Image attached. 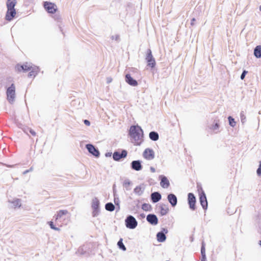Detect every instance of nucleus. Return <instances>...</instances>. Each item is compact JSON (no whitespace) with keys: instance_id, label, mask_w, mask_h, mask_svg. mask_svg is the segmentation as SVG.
I'll use <instances>...</instances> for the list:
<instances>
[{"instance_id":"7ed1b4c3","label":"nucleus","mask_w":261,"mask_h":261,"mask_svg":"<svg viewBox=\"0 0 261 261\" xmlns=\"http://www.w3.org/2000/svg\"><path fill=\"white\" fill-rule=\"evenodd\" d=\"M7 99L9 102L13 104L15 99V86L14 84H12L11 86L8 87L6 91Z\"/></svg>"},{"instance_id":"f03ea898","label":"nucleus","mask_w":261,"mask_h":261,"mask_svg":"<svg viewBox=\"0 0 261 261\" xmlns=\"http://www.w3.org/2000/svg\"><path fill=\"white\" fill-rule=\"evenodd\" d=\"M16 4V0H7V12L6 15V19L11 21L13 19L16 14V11L14 8Z\"/></svg>"},{"instance_id":"603ef678","label":"nucleus","mask_w":261,"mask_h":261,"mask_svg":"<svg viewBox=\"0 0 261 261\" xmlns=\"http://www.w3.org/2000/svg\"><path fill=\"white\" fill-rule=\"evenodd\" d=\"M59 28H60V31L62 32V33L63 34H64V32H63V29H62V28H61V27H60H60H59Z\"/></svg>"},{"instance_id":"393cba45","label":"nucleus","mask_w":261,"mask_h":261,"mask_svg":"<svg viewBox=\"0 0 261 261\" xmlns=\"http://www.w3.org/2000/svg\"><path fill=\"white\" fill-rule=\"evenodd\" d=\"M162 198L161 194L158 192H154L151 194V199L153 203L159 201Z\"/></svg>"},{"instance_id":"1a4fd4ad","label":"nucleus","mask_w":261,"mask_h":261,"mask_svg":"<svg viewBox=\"0 0 261 261\" xmlns=\"http://www.w3.org/2000/svg\"><path fill=\"white\" fill-rule=\"evenodd\" d=\"M32 66L33 65L32 63L27 62L21 65L17 64L15 66V70L18 72H20L21 71L25 72L31 70V68H32Z\"/></svg>"},{"instance_id":"aec40b11","label":"nucleus","mask_w":261,"mask_h":261,"mask_svg":"<svg viewBox=\"0 0 261 261\" xmlns=\"http://www.w3.org/2000/svg\"><path fill=\"white\" fill-rule=\"evenodd\" d=\"M125 82L128 85L134 87L137 86L138 84L137 81L134 79L128 73L125 75Z\"/></svg>"},{"instance_id":"6e6d98bb","label":"nucleus","mask_w":261,"mask_h":261,"mask_svg":"<svg viewBox=\"0 0 261 261\" xmlns=\"http://www.w3.org/2000/svg\"><path fill=\"white\" fill-rule=\"evenodd\" d=\"M259 10L261 11V6L259 7Z\"/></svg>"},{"instance_id":"ddd939ff","label":"nucleus","mask_w":261,"mask_h":261,"mask_svg":"<svg viewBox=\"0 0 261 261\" xmlns=\"http://www.w3.org/2000/svg\"><path fill=\"white\" fill-rule=\"evenodd\" d=\"M86 147L89 153L96 157H99L100 155L99 152L98 150L94 147V145L91 144H88L86 145Z\"/></svg>"},{"instance_id":"864d4df0","label":"nucleus","mask_w":261,"mask_h":261,"mask_svg":"<svg viewBox=\"0 0 261 261\" xmlns=\"http://www.w3.org/2000/svg\"><path fill=\"white\" fill-rule=\"evenodd\" d=\"M259 245L261 246V241H259Z\"/></svg>"},{"instance_id":"bb28decb","label":"nucleus","mask_w":261,"mask_h":261,"mask_svg":"<svg viewBox=\"0 0 261 261\" xmlns=\"http://www.w3.org/2000/svg\"><path fill=\"white\" fill-rule=\"evenodd\" d=\"M254 55L257 58H261V45H257L254 49Z\"/></svg>"},{"instance_id":"c03bdc74","label":"nucleus","mask_w":261,"mask_h":261,"mask_svg":"<svg viewBox=\"0 0 261 261\" xmlns=\"http://www.w3.org/2000/svg\"><path fill=\"white\" fill-rule=\"evenodd\" d=\"M54 18L55 20L58 21H59L61 19L60 16L59 15H55Z\"/></svg>"},{"instance_id":"dca6fc26","label":"nucleus","mask_w":261,"mask_h":261,"mask_svg":"<svg viewBox=\"0 0 261 261\" xmlns=\"http://www.w3.org/2000/svg\"><path fill=\"white\" fill-rule=\"evenodd\" d=\"M219 120L215 119L214 121L213 124L208 126V129L211 132L216 134L219 132Z\"/></svg>"},{"instance_id":"c85d7f7f","label":"nucleus","mask_w":261,"mask_h":261,"mask_svg":"<svg viewBox=\"0 0 261 261\" xmlns=\"http://www.w3.org/2000/svg\"><path fill=\"white\" fill-rule=\"evenodd\" d=\"M131 185L132 182L128 179H125L123 182V186L127 191L130 190Z\"/></svg>"},{"instance_id":"3c124183","label":"nucleus","mask_w":261,"mask_h":261,"mask_svg":"<svg viewBox=\"0 0 261 261\" xmlns=\"http://www.w3.org/2000/svg\"><path fill=\"white\" fill-rule=\"evenodd\" d=\"M201 261H206V256H202V258H201Z\"/></svg>"},{"instance_id":"72a5a7b5","label":"nucleus","mask_w":261,"mask_h":261,"mask_svg":"<svg viewBox=\"0 0 261 261\" xmlns=\"http://www.w3.org/2000/svg\"><path fill=\"white\" fill-rule=\"evenodd\" d=\"M142 208L145 211H150L151 210V206L148 203H143L142 205Z\"/></svg>"},{"instance_id":"6ab92c4d","label":"nucleus","mask_w":261,"mask_h":261,"mask_svg":"<svg viewBox=\"0 0 261 261\" xmlns=\"http://www.w3.org/2000/svg\"><path fill=\"white\" fill-rule=\"evenodd\" d=\"M147 221L151 225H155L158 223V219L154 214H149L146 217Z\"/></svg>"},{"instance_id":"4be33fe9","label":"nucleus","mask_w":261,"mask_h":261,"mask_svg":"<svg viewBox=\"0 0 261 261\" xmlns=\"http://www.w3.org/2000/svg\"><path fill=\"white\" fill-rule=\"evenodd\" d=\"M30 72L28 74V77L34 78L38 73L39 71V68L38 67L36 66H32V68H31Z\"/></svg>"},{"instance_id":"4d7b16f0","label":"nucleus","mask_w":261,"mask_h":261,"mask_svg":"<svg viewBox=\"0 0 261 261\" xmlns=\"http://www.w3.org/2000/svg\"><path fill=\"white\" fill-rule=\"evenodd\" d=\"M9 167H13V166H9Z\"/></svg>"},{"instance_id":"473e14b6","label":"nucleus","mask_w":261,"mask_h":261,"mask_svg":"<svg viewBox=\"0 0 261 261\" xmlns=\"http://www.w3.org/2000/svg\"><path fill=\"white\" fill-rule=\"evenodd\" d=\"M122 241V239H120L117 243V245L120 249L122 250L123 251H125L126 250V248L125 245L123 244Z\"/></svg>"},{"instance_id":"2f4dec72","label":"nucleus","mask_w":261,"mask_h":261,"mask_svg":"<svg viewBox=\"0 0 261 261\" xmlns=\"http://www.w3.org/2000/svg\"><path fill=\"white\" fill-rule=\"evenodd\" d=\"M86 252V248L84 246L80 247L76 252V254L77 255L84 254Z\"/></svg>"},{"instance_id":"a19ab883","label":"nucleus","mask_w":261,"mask_h":261,"mask_svg":"<svg viewBox=\"0 0 261 261\" xmlns=\"http://www.w3.org/2000/svg\"><path fill=\"white\" fill-rule=\"evenodd\" d=\"M256 174L258 176L261 175V161L259 162L258 168L256 170Z\"/></svg>"},{"instance_id":"2eb2a0df","label":"nucleus","mask_w":261,"mask_h":261,"mask_svg":"<svg viewBox=\"0 0 261 261\" xmlns=\"http://www.w3.org/2000/svg\"><path fill=\"white\" fill-rule=\"evenodd\" d=\"M195 203H196V198L194 195L190 193L188 194V203L189 204V207L192 210H195Z\"/></svg>"},{"instance_id":"09e8293b","label":"nucleus","mask_w":261,"mask_h":261,"mask_svg":"<svg viewBox=\"0 0 261 261\" xmlns=\"http://www.w3.org/2000/svg\"><path fill=\"white\" fill-rule=\"evenodd\" d=\"M150 171H151V172L152 173H154L155 172V169L154 168L152 167H151L150 168Z\"/></svg>"},{"instance_id":"412c9836","label":"nucleus","mask_w":261,"mask_h":261,"mask_svg":"<svg viewBox=\"0 0 261 261\" xmlns=\"http://www.w3.org/2000/svg\"><path fill=\"white\" fill-rule=\"evenodd\" d=\"M167 199L172 207H174L176 205L177 199L175 195L172 193L168 194Z\"/></svg>"},{"instance_id":"a211bd4d","label":"nucleus","mask_w":261,"mask_h":261,"mask_svg":"<svg viewBox=\"0 0 261 261\" xmlns=\"http://www.w3.org/2000/svg\"><path fill=\"white\" fill-rule=\"evenodd\" d=\"M161 179L160 185L163 188H168L170 186V182L168 178L164 175H161L159 176Z\"/></svg>"},{"instance_id":"423d86ee","label":"nucleus","mask_w":261,"mask_h":261,"mask_svg":"<svg viewBox=\"0 0 261 261\" xmlns=\"http://www.w3.org/2000/svg\"><path fill=\"white\" fill-rule=\"evenodd\" d=\"M43 6L44 9L49 13L54 14L56 13L57 10V6L55 4L51 2H44Z\"/></svg>"},{"instance_id":"4468645a","label":"nucleus","mask_w":261,"mask_h":261,"mask_svg":"<svg viewBox=\"0 0 261 261\" xmlns=\"http://www.w3.org/2000/svg\"><path fill=\"white\" fill-rule=\"evenodd\" d=\"M143 157L147 160H151L154 158V152L151 149H146L143 153Z\"/></svg>"},{"instance_id":"58836bf2","label":"nucleus","mask_w":261,"mask_h":261,"mask_svg":"<svg viewBox=\"0 0 261 261\" xmlns=\"http://www.w3.org/2000/svg\"><path fill=\"white\" fill-rule=\"evenodd\" d=\"M201 253L202 256H206L205 247L203 243H202L201 248Z\"/></svg>"},{"instance_id":"de8ad7c7","label":"nucleus","mask_w":261,"mask_h":261,"mask_svg":"<svg viewBox=\"0 0 261 261\" xmlns=\"http://www.w3.org/2000/svg\"><path fill=\"white\" fill-rule=\"evenodd\" d=\"M195 18H193L191 20V25H194V22L195 21Z\"/></svg>"},{"instance_id":"f8f14e48","label":"nucleus","mask_w":261,"mask_h":261,"mask_svg":"<svg viewBox=\"0 0 261 261\" xmlns=\"http://www.w3.org/2000/svg\"><path fill=\"white\" fill-rule=\"evenodd\" d=\"M127 152L125 150H122L121 152L115 151L113 154V159L114 161H119L120 159L127 156Z\"/></svg>"},{"instance_id":"e433bc0d","label":"nucleus","mask_w":261,"mask_h":261,"mask_svg":"<svg viewBox=\"0 0 261 261\" xmlns=\"http://www.w3.org/2000/svg\"><path fill=\"white\" fill-rule=\"evenodd\" d=\"M48 224H49L50 227L55 230L59 231L60 229L59 227H56L53 222L52 221H49L48 222Z\"/></svg>"},{"instance_id":"a18cd8bd","label":"nucleus","mask_w":261,"mask_h":261,"mask_svg":"<svg viewBox=\"0 0 261 261\" xmlns=\"http://www.w3.org/2000/svg\"><path fill=\"white\" fill-rule=\"evenodd\" d=\"M84 122L85 124L86 125L89 126L90 125V122L88 120H84Z\"/></svg>"},{"instance_id":"f3484780","label":"nucleus","mask_w":261,"mask_h":261,"mask_svg":"<svg viewBox=\"0 0 261 261\" xmlns=\"http://www.w3.org/2000/svg\"><path fill=\"white\" fill-rule=\"evenodd\" d=\"M131 168L135 171H140L142 169L141 162L140 160H136L132 162L130 164Z\"/></svg>"},{"instance_id":"9d476101","label":"nucleus","mask_w":261,"mask_h":261,"mask_svg":"<svg viewBox=\"0 0 261 261\" xmlns=\"http://www.w3.org/2000/svg\"><path fill=\"white\" fill-rule=\"evenodd\" d=\"M201 193H199V200L200 204L204 210H206L207 208V201L206 197V195L202 190L201 187H200Z\"/></svg>"},{"instance_id":"a878e982","label":"nucleus","mask_w":261,"mask_h":261,"mask_svg":"<svg viewBox=\"0 0 261 261\" xmlns=\"http://www.w3.org/2000/svg\"><path fill=\"white\" fill-rule=\"evenodd\" d=\"M149 137L150 140L156 141L159 139V136L157 132L152 131L149 133Z\"/></svg>"},{"instance_id":"c756f323","label":"nucleus","mask_w":261,"mask_h":261,"mask_svg":"<svg viewBox=\"0 0 261 261\" xmlns=\"http://www.w3.org/2000/svg\"><path fill=\"white\" fill-rule=\"evenodd\" d=\"M115 185H114L113 186V195L114 197V203L116 205H119V199L118 198V195L116 194V191L115 189Z\"/></svg>"},{"instance_id":"37998d69","label":"nucleus","mask_w":261,"mask_h":261,"mask_svg":"<svg viewBox=\"0 0 261 261\" xmlns=\"http://www.w3.org/2000/svg\"><path fill=\"white\" fill-rule=\"evenodd\" d=\"M247 73V71H245V70H244L243 71V72L242 73L241 75V80H243L246 74V73Z\"/></svg>"},{"instance_id":"6e6552de","label":"nucleus","mask_w":261,"mask_h":261,"mask_svg":"<svg viewBox=\"0 0 261 261\" xmlns=\"http://www.w3.org/2000/svg\"><path fill=\"white\" fill-rule=\"evenodd\" d=\"M68 214L67 210H60L57 212V214L55 216V220L57 222H63L66 220V215Z\"/></svg>"},{"instance_id":"0eeeda50","label":"nucleus","mask_w":261,"mask_h":261,"mask_svg":"<svg viewBox=\"0 0 261 261\" xmlns=\"http://www.w3.org/2000/svg\"><path fill=\"white\" fill-rule=\"evenodd\" d=\"M92 208L93 209V216L96 217L99 212V201L97 198L95 197L92 199Z\"/></svg>"},{"instance_id":"4c0bfd02","label":"nucleus","mask_w":261,"mask_h":261,"mask_svg":"<svg viewBox=\"0 0 261 261\" xmlns=\"http://www.w3.org/2000/svg\"><path fill=\"white\" fill-rule=\"evenodd\" d=\"M23 131L27 134H28V132L29 131L31 134V135H32L34 136H36V132L34 130L30 128H28L25 129H24Z\"/></svg>"},{"instance_id":"39448f33","label":"nucleus","mask_w":261,"mask_h":261,"mask_svg":"<svg viewBox=\"0 0 261 261\" xmlns=\"http://www.w3.org/2000/svg\"><path fill=\"white\" fill-rule=\"evenodd\" d=\"M145 60L147 62L148 66L152 68L155 67L156 64L155 61L152 55L151 51L150 49H148L147 51Z\"/></svg>"},{"instance_id":"f704fd0d","label":"nucleus","mask_w":261,"mask_h":261,"mask_svg":"<svg viewBox=\"0 0 261 261\" xmlns=\"http://www.w3.org/2000/svg\"><path fill=\"white\" fill-rule=\"evenodd\" d=\"M228 120L229 121V125L232 127H234L236 125V122L234 119L231 116H229L228 117Z\"/></svg>"},{"instance_id":"5fc2aeb1","label":"nucleus","mask_w":261,"mask_h":261,"mask_svg":"<svg viewBox=\"0 0 261 261\" xmlns=\"http://www.w3.org/2000/svg\"><path fill=\"white\" fill-rule=\"evenodd\" d=\"M68 220L65 223H63V224H66Z\"/></svg>"},{"instance_id":"ea45409f","label":"nucleus","mask_w":261,"mask_h":261,"mask_svg":"<svg viewBox=\"0 0 261 261\" xmlns=\"http://www.w3.org/2000/svg\"><path fill=\"white\" fill-rule=\"evenodd\" d=\"M111 38L112 40H116V41H118V42L120 41V36L118 34H116V35H112L111 37Z\"/></svg>"},{"instance_id":"f257e3e1","label":"nucleus","mask_w":261,"mask_h":261,"mask_svg":"<svg viewBox=\"0 0 261 261\" xmlns=\"http://www.w3.org/2000/svg\"><path fill=\"white\" fill-rule=\"evenodd\" d=\"M128 135L130 142L136 146L140 145L144 141L143 130L141 127L137 125H132L129 130Z\"/></svg>"},{"instance_id":"c9c22d12","label":"nucleus","mask_w":261,"mask_h":261,"mask_svg":"<svg viewBox=\"0 0 261 261\" xmlns=\"http://www.w3.org/2000/svg\"><path fill=\"white\" fill-rule=\"evenodd\" d=\"M240 119H241V122L244 124L246 122V116L244 113V112L242 111L241 113H240Z\"/></svg>"},{"instance_id":"8fccbe9b","label":"nucleus","mask_w":261,"mask_h":261,"mask_svg":"<svg viewBox=\"0 0 261 261\" xmlns=\"http://www.w3.org/2000/svg\"><path fill=\"white\" fill-rule=\"evenodd\" d=\"M111 154H112V153L111 152H108V153H106L105 155L107 157H109V156H111Z\"/></svg>"},{"instance_id":"7c9ffc66","label":"nucleus","mask_w":261,"mask_h":261,"mask_svg":"<svg viewBox=\"0 0 261 261\" xmlns=\"http://www.w3.org/2000/svg\"><path fill=\"white\" fill-rule=\"evenodd\" d=\"M105 208L108 211L112 212L115 210V206L112 203L109 202L106 204Z\"/></svg>"},{"instance_id":"79ce46f5","label":"nucleus","mask_w":261,"mask_h":261,"mask_svg":"<svg viewBox=\"0 0 261 261\" xmlns=\"http://www.w3.org/2000/svg\"><path fill=\"white\" fill-rule=\"evenodd\" d=\"M33 170V168L32 167L29 169L26 170L23 172V174H26L28 173L31 172Z\"/></svg>"},{"instance_id":"9b49d317","label":"nucleus","mask_w":261,"mask_h":261,"mask_svg":"<svg viewBox=\"0 0 261 261\" xmlns=\"http://www.w3.org/2000/svg\"><path fill=\"white\" fill-rule=\"evenodd\" d=\"M168 232V230L166 228H163L162 230L156 234L157 241L159 242H163L166 239V234Z\"/></svg>"},{"instance_id":"b1692460","label":"nucleus","mask_w":261,"mask_h":261,"mask_svg":"<svg viewBox=\"0 0 261 261\" xmlns=\"http://www.w3.org/2000/svg\"><path fill=\"white\" fill-rule=\"evenodd\" d=\"M159 209L160 211L161 216L166 215L169 212V207L167 204H161L159 206Z\"/></svg>"},{"instance_id":"5701e85b","label":"nucleus","mask_w":261,"mask_h":261,"mask_svg":"<svg viewBox=\"0 0 261 261\" xmlns=\"http://www.w3.org/2000/svg\"><path fill=\"white\" fill-rule=\"evenodd\" d=\"M8 202L12 204L14 208H19L21 205V200L18 198H14L13 200H9Z\"/></svg>"},{"instance_id":"20e7f679","label":"nucleus","mask_w":261,"mask_h":261,"mask_svg":"<svg viewBox=\"0 0 261 261\" xmlns=\"http://www.w3.org/2000/svg\"><path fill=\"white\" fill-rule=\"evenodd\" d=\"M125 223L126 227L129 229H134L138 225V222L136 219L131 215L126 217L125 220Z\"/></svg>"},{"instance_id":"49530a36","label":"nucleus","mask_w":261,"mask_h":261,"mask_svg":"<svg viewBox=\"0 0 261 261\" xmlns=\"http://www.w3.org/2000/svg\"><path fill=\"white\" fill-rule=\"evenodd\" d=\"M112 81V79L110 77H108L107 78V83H110Z\"/></svg>"},{"instance_id":"cd10ccee","label":"nucleus","mask_w":261,"mask_h":261,"mask_svg":"<svg viewBox=\"0 0 261 261\" xmlns=\"http://www.w3.org/2000/svg\"><path fill=\"white\" fill-rule=\"evenodd\" d=\"M134 193L139 196L141 195L144 192V188L141 186H137L134 190Z\"/></svg>"}]
</instances>
